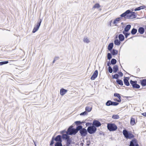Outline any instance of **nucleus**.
I'll use <instances>...</instances> for the list:
<instances>
[{
    "label": "nucleus",
    "instance_id": "f257e3e1",
    "mask_svg": "<svg viewBox=\"0 0 146 146\" xmlns=\"http://www.w3.org/2000/svg\"><path fill=\"white\" fill-rule=\"evenodd\" d=\"M78 132L79 131L80 135L82 137H85L88 134L87 130L84 128H83L82 125H79L77 127Z\"/></svg>",
    "mask_w": 146,
    "mask_h": 146
},
{
    "label": "nucleus",
    "instance_id": "f03ea898",
    "mask_svg": "<svg viewBox=\"0 0 146 146\" xmlns=\"http://www.w3.org/2000/svg\"><path fill=\"white\" fill-rule=\"evenodd\" d=\"M78 132V130L77 129V127L76 128L73 127L72 125L70 126L68 128L66 133L67 135H75Z\"/></svg>",
    "mask_w": 146,
    "mask_h": 146
},
{
    "label": "nucleus",
    "instance_id": "7ed1b4c3",
    "mask_svg": "<svg viewBox=\"0 0 146 146\" xmlns=\"http://www.w3.org/2000/svg\"><path fill=\"white\" fill-rule=\"evenodd\" d=\"M123 135L127 139H133L134 137V135L126 129H124L123 131Z\"/></svg>",
    "mask_w": 146,
    "mask_h": 146
},
{
    "label": "nucleus",
    "instance_id": "20e7f679",
    "mask_svg": "<svg viewBox=\"0 0 146 146\" xmlns=\"http://www.w3.org/2000/svg\"><path fill=\"white\" fill-rule=\"evenodd\" d=\"M108 129L110 131H115L117 129V126L114 123H108L107 124Z\"/></svg>",
    "mask_w": 146,
    "mask_h": 146
},
{
    "label": "nucleus",
    "instance_id": "39448f33",
    "mask_svg": "<svg viewBox=\"0 0 146 146\" xmlns=\"http://www.w3.org/2000/svg\"><path fill=\"white\" fill-rule=\"evenodd\" d=\"M96 130V128L93 125L88 127L87 129L88 132L90 134H92L95 133Z\"/></svg>",
    "mask_w": 146,
    "mask_h": 146
},
{
    "label": "nucleus",
    "instance_id": "423d86ee",
    "mask_svg": "<svg viewBox=\"0 0 146 146\" xmlns=\"http://www.w3.org/2000/svg\"><path fill=\"white\" fill-rule=\"evenodd\" d=\"M42 21L40 19H39L38 21V22L36 24V25L35 26L32 32L33 33H35L37 31H38V29L39 28V27L40 25V24L41 22Z\"/></svg>",
    "mask_w": 146,
    "mask_h": 146
},
{
    "label": "nucleus",
    "instance_id": "0eeeda50",
    "mask_svg": "<svg viewBox=\"0 0 146 146\" xmlns=\"http://www.w3.org/2000/svg\"><path fill=\"white\" fill-rule=\"evenodd\" d=\"M130 83L133 88H139L140 87V86L139 84H137V81H133L132 80H131Z\"/></svg>",
    "mask_w": 146,
    "mask_h": 146
},
{
    "label": "nucleus",
    "instance_id": "6e6552de",
    "mask_svg": "<svg viewBox=\"0 0 146 146\" xmlns=\"http://www.w3.org/2000/svg\"><path fill=\"white\" fill-rule=\"evenodd\" d=\"M136 14L135 12H131L130 13L128 14L127 18L130 19H132L136 18Z\"/></svg>",
    "mask_w": 146,
    "mask_h": 146
},
{
    "label": "nucleus",
    "instance_id": "1a4fd4ad",
    "mask_svg": "<svg viewBox=\"0 0 146 146\" xmlns=\"http://www.w3.org/2000/svg\"><path fill=\"white\" fill-rule=\"evenodd\" d=\"M129 146H139L136 139H133L130 142Z\"/></svg>",
    "mask_w": 146,
    "mask_h": 146
},
{
    "label": "nucleus",
    "instance_id": "9d476101",
    "mask_svg": "<svg viewBox=\"0 0 146 146\" xmlns=\"http://www.w3.org/2000/svg\"><path fill=\"white\" fill-rule=\"evenodd\" d=\"M92 125L96 127H100L101 125V124L99 121L97 120H94L93 122Z\"/></svg>",
    "mask_w": 146,
    "mask_h": 146
},
{
    "label": "nucleus",
    "instance_id": "9b49d317",
    "mask_svg": "<svg viewBox=\"0 0 146 146\" xmlns=\"http://www.w3.org/2000/svg\"><path fill=\"white\" fill-rule=\"evenodd\" d=\"M98 74V71L97 70H96L92 76L91 77L90 79L92 80H94L97 77Z\"/></svg>",
    "mask_w": 146,
    "mask_h": 146
},
{
    "label": "nucleus",
    "instance_id": "f8f14e48",
    "mask_svg": "<svg viewBox=\"0 0 146 146\" xmlns=\"http://www.w3.org/2000/svg\"><path fill=\"white\" fill-rule=\"evenodd\" d=\"M61 138V135H57L55 138H54V139L55 141L57 142L56 143H62V140Z\"/></svg>",
    "mask_w": 146,
    "mask_h": 146
},
{
    "label": "nucleus",
    "instance_id": "ddd939ff",
    "mask_svg": "<svg viewBox=\"0 0 146 146\" xmlns=\"http://www.w3.org/2000/svg\"><path fill=\"white\" fill-rule=\"evenodd\" d=\"M131 11L129 10H128L126 11L124 13H123L120 15V16L121 17H124L125 16H126L127 18V16L128 14L130 13Z\"/></svg>",
    "mask_w": 146,
    "mask_h": 146
},
{
    "label": "nucleus",
    "instance_id": "4468645a",
    "mask_svg": "<svg viewBox=\"0 0 146 146\" xmlns=\"http://www.w3.org/2000/svg\"><path fill=\"white\" fill-rule=\"evenodd\" d=\"M129 79L128 77H125L123 79V81L124 84L127 86H129V83L128 81V80Z\"/></svg>",
    "mask_w": 146,
    "mask_h": 146
},
{
    "label": "nucleus",
    "instance_id": "2eb2a0df",
    "mask_svg": "<svg viewBox=\"0 0 146 146\" xmlns=\"http://www.w3.org/2000/svg\"><path fill=\"white\" fill-rule=\"evenodd\" d=\"M121 19V17H118L115 19L113 21V23L115 25V26H117V24L119 22V21Z\"/></svg>",
    "mask_w": 146,
    "mask_h": 146
},
{
    "label": "nucleus",
    "instance_id": "dca6fc26",
    "mask_svg": "<svg viewBox=\"0 0 146 146\" xmlns=\"http://www.w3.org/2000/svg\"><path fill=\"white\" fill-rule=\"evenodd\" d=\"M131 27V25H127L125 27L124 29V30L123 31V32H128L130 29Z\"/></svg>",
    "mask_w": 146,
    "mask_h": 146
},
{
    "label": "nucleus",
    "instance_id": "f3484780",
    "mask_svg": "<svg viewBox=\"0 0 146 146\" xmlns=\"http://www.w3.org/2000/svg\"><path fill=\"white\" fill-rule=\"evenodd\" d=\"M138 31L140 34H142L145 32V29L143 27H140L138 29Z\"/></svg>",
    "mask_w": 146,
    "mask_h": 146
},
{
    "label": "nucleus",
    "instance_id": "a211bd4d",
    "mask_svg": "<svg viewBox=\"0 0 146 146\" xmlns=\"http://www.w3.org/2000/svg\"><path fill=\"white\" fill-rule=\"evenodd\" d=\"M67 90L63 88L61 89L60 90V94L62 96H63L67 92Z\"/></svg>",
    "mask_w": 146,
    "mask_h": 146
},
{
    "label": "nucleus",
    "instance_id": "6ab92c4d",
    "mask_svg": "<svg viewBox=\"0 0 146 146\" xmlns=\"http://www.w3.org/2000/svg\"><path fill=\"white\" fill-rule=\"evenodd\" d=\"M118 38L119 40L121 41H123L125 38L124 36L122 34H119V35Z\"/></svg>",
    "mask_w": 146,
    "mask_h": 146
},
{
    "label": "nucleus",
    "instance_id": "aec40b11",
    "mask_svg": "<svg viewBox=\"0 0 146 146\" xmlns=\"http://www.w3.org/2000/svg\"><path fill=\"white\" fill-rule=\"evenodd\" d=\"M113 43L112 42L110 43L108 46V49L109 50L111 51L113 47Z\"/></svg>",
    "mask_w": 146,
    "mask_h": 146
},
{
    "label": "nucleus",
    "instance_id": "412c9836",
    "mask_svg": "<svg viewBox=\"0 0 146 146\" xmlns=\"http://www.w3.org/2000/svg\"><path fill=\"white\" fill-rule=\"evenodd\" d=\"M113 72L114 73H116L118 70V67L117 65H115L114 66L113 68Z\"/></svg>",
    "mask_w": 146,
    "mask_h": 146
},
{
    "label": "nucleus",
    "instance_id": "4be33fe9",
    "mask_svg": "<svg viewBox=\"0 0 146 146\" xmlns=\"http://www.w3.org/2000/svg\"><path fill=\"white\" fill-rule=\"evenodd\" d=\"M141 84L143 86L146 85V79H144L140 80Z\"/></svg>",
    "mask_w": 146,
    "mask_h": 146
},
{
    "label": "nucleus",
    "instance_id": "5701e85b",
    "mask_svg": "<svg viewBox=\"0 0 146 146\" xmlns=\"http://www.w3.org/2000/svg\"><path fill=\"white\" fill-rule=\"evenodd\" d=\"M68 135H67V134H63L62 137V138L66 140L70 138L69 136Z\"/></svg>",
    "mask_w": 146,
    "mask_h": 146
},
{
    "label": "nucleus",
    "instance_id": "b1692460",
    "mask_svg": "<svg viewBox=\"0 0 146 146\" xmlns=\"http://www.w3.org/2000/svg\"><path fill=\"white\" fill-rule=\"evenodd\" d=\"M83 41L84 42L87 43H88L90 42L89 39H88V37L86 36L84 37Z\"/></svg>",
    "mask_w": 146,
    "mask_h": 146
},
{
    "label": "nucleus",
    "instance_id": "393cba45",
    "mask_svg": "<svg viewBox=\"0 0 146 146\" xmlns=\"http://www.w3.org/2000/svg\"><path fill=\"white\" fill-rule=\"evenodd\" d=\"M118 52V51L117 50L114 49H113L111 52V53L113 55H115L117 54Z\"/></svg>",
    "mask_w": 146,
    "mask_h": 146
},
{
    "label": "nucleus",
    "instance_id": "a878e982",
    "mask_svg": "<svg viewBox=\"0 0 146 146\" xmlns=\"http://www.w3.org/2000/svg\"><path fill=\"white\" fill-rule=\"evenodd\" d=\"M130 123L131 125H133L135 124V119L133 117H131V119Z\"/></svg>",
    "mask_w": 146,
    "mask_h": 146
},
{
    "label": "nucleus",
    "instance_id": "bb28decb",
    "mask_svg": "<svg viewBox=\"0 0 146 146\" xmlns=\"http://www.w3.org/2000/svg\"><path fill=\"white\" fill-rule=\"evenodd\" d=\"M92 107L89 106H86L85 108L86 111L88 112H90L92 110Z\"/></svg>",
    "mask_w": 146,
    "mask_h": 146
},
{
    "label": "nucleus",
    "instance_id": "cd10ccee",
    "mask_svg": "<svg viewBox=\"0 0 146 146\" xmlns=\"http://www.w3.org/2000/svg\"><path fill=\"white\" fill-rule=\"evenodd\" d=\"M137 29L133 28L131 31V34L133 35H135L137 32Z\"/></svg>",
    "mask_w": 146,
    "mask_h": 146
},
{
    "label": "nucleus",
    "instance_id": "c85d7f7f",
    "mask_svg": "<svg viewBox=\"0 0 146 146\" xmlns=\"http://www.w3.org/2000/svg\"><path fill=\"white\" fill-rule=\"evenodd\" d=\"M116 82L119 85L121 86L123 85V82L121 80L119 79H117L116 80Z\"/></svg>",
    "mask_w": 146,
    "mask_h": 146
},
{
    "label": "nucleus",
    "instance_id": "c756f323",
    "mask_svg": "<svg viewBox=\"0 0 146 146\" xmlns=\"http://www.w3.org/2000/svg\"><path fill=\"white\" fill-rule=\"evenodd\" d=\"M120 41L118 39H115L114 41V43L117 45H119L120 44Z\"/></svg>",
    "mask_w": 146,
    "mask_h": 146
},
{
    "label": "nucleus",
    "instance_id": "7c9ffc66",
    "mask_svg": "<svg viewBox=\"0 0 146 146\" xmlns=\"http://www.w3.org/2000/svg\"><path fill=\"white\" fill-rule=\"evenodd\" d=\"M117 62V60L114 58H112L111 61V64L113 65L115 64Z\"/></svg>",
    "mask_w": 146,
    "mask_h": 146
},
{
    "label": "nucleus",
    "instance_id": "2f4dec72",
    "mask_svg": "<svg viewBox=\"0 0 146 146\" xmlns=\"http://www.w3.org/2000/svg\"><path fill=\"white\" fill-rule=\"evenodd\" d=\"M66 140V144L67 146H69L71 144V140L69 138Z\"/></svg>",
    "mask_w": 146,
    "mask_h": 146
},
{
    "label": "nucleus",
    "instance_id": "473e14b6",
    "mask_svg": "<svg viewBox=\"0 0 146 146\" xmlns=\"http://www.w3.org/2000/svg\"><path fill=\"white\" fill-rule=\"evenodd\" d=\"M85 122H81L80 121H76L74 122L77 125H80L82 124V123Z\"/></svg>",
    "mask_w": 146,
    "mask_h": 146
},
{
    "label": "nucleus",
    "instance_id": "72a5a7b5",
    "mask_svg": "<svg viewBox=\"0 0 146 146\" xmlns=\"http://www.w3.org/2000/svg\"><path fill=\"white\" fill-rule=\"evenodd\" d=\"M100 6L99 3H96L93 7L92 9L98 8L100 7Z\"/></svg>",
    "mask_w": 146,
    "mask_h": 146
},
{
    "label": "nucleus",
    "instance_id": "f704fd0d",
    "mask_svg": "<svg viewBox=\"0 0 146 146\" xmlns=\"http://www.w3.org/2000/svg\"><path fill=\"white\" fill-rule=\"evenodd\" d=\"M111 101L110 100H108L106 103V105L107 106H110L111 105Z\"/></svg>",
    "mask_w": 146,
    "mask_h": 146
},
{
    "label": "nucleus",
    "instance_id": "c9c22d12",
    "mask_svg": "<svg viewBox=\"0 0 146 146\" xmlns=\"http://www.w3.org/2000/svg\"><path fill=\"white\" fill-rule=\"evenodd\" d=\"M119 76V75L117 74H116L114 75H112V77L113 79L115 78V79H117V78H118Z\"/></svg>",
    "mask_w": 146,
    "mask_h": 146
},
{
    "label": "nucleus",
    "instance_id": "e433bc0d",
    "mask_svg": "<svg viewBox=\"0 0 146 146\" xmlns=\"http://www.w3.org/2000/svg\"><path fill=\"white\" fill-rule=\"evenodd\" d=\"M111 106H116L119 104V103L111 101Z\"/></svg>",
    "mask_w": 146,
    "mask_h": 146
},
{
    "label": "nucleus",
    "instance_id": "4c0bfd02",
    "mask_svg": "<svg viewBox=\"0 0 146 146\" xmlns=\"http://www.w3.org/2000/svg\"><path fill=\"white\" fill-rule=\"evenodd\" d=\"M112 118L114 119H118L119 118V116L117 115H113L112 116Z\"/></svg>",
    "mask_w": 146,
    "mask_h": 146
},
{
    "label": "nucleus",
    "instance_id": "58836bf2",
    "mask_svg": "<svg viewBox=\"0 0 146 146\" xmlns=\"http://www.w3.org/2000/svg\"><path fill=\"white\" fill-rule=\"evenodd\" d=\"M9 62L8 61H5L1 62H0V66L2 65H3L6 64L8 63Z\"/></svg>",
    "mask_w": 146,
    "mask_h": 146
},
{
    "label": "nucleus",
    "instance_id": "ea45409f",
    "mask_svg": "<svg viewBox=\"0 0 146 146\" xmlns=\"http://www.w3.org/2000/svg\"><path fill=\"white\" fill-rule=\"evenodd\" d=\"M114 96L115 97H117L118 98H121V97L119 94L115 93L114 94Z\"/></svg>",
    "mask_w": 146,
    "mask_h": 146
},
{
    "label": "nucleus",
    "instance_id": "a19ab883",
    "mask_svg": "<svg viewBox=\"0 0 146 146\" xmlns=\"http://www.w3.org/2000/svg\"><path fill=\"white\" fill-rule=\"evenodd\" d=\"M123 33L124 35L125 36V37L126 38H127L128 36L130 35V33H126V32H123Z\"/></svg>",
    "mask_w": 146,
    "mask_h": 146
},
{
    "label": "nucleus",
    "instance_id": "79ce46f5",
    "mask_svg": "<svg viewBox=\"0 0 146 146\" xmlns=\"http://www.w3.org/2000/svg\"><path fill=\"white\" fill-rule=\"evenodd\" d=\"M107 57L108 60H110L112 58L111 54L110 53H108L107 54Z\"/></svg>",
    "mask_w": 146,
    "mask_h": 146
},
{
    "label": "nucleus",
    "instance_id": "37998d69",
    "mask_svg": "<svg viewBox=\"0 0 146 146\" xmlns=\"http://www.w3.org/2000/svg\"><path fill=\"white\" fill-rule=\"evenodd\" d=\"M54 136H53L52 138V140L51 141V142L50 144V145H52L54 143Z\"/></svg>",
    "mask_w": 146,
    "mask_h": 146
},
{
    "label": "nucleus",
    "instance_id": "c03bdc74",
    "mask_svg": "<svg viewBox=\"0 0 146 146\" xmlns=\"http://www.w3.org/2000/svg\"><path fill=\"white\" fill-rule=\"evenodd\" d=\"M108 71L110 73H112L113 72V69L110 66H109L108 68Z\"/></svg>",
    "mask_w": 146,
    "mask_h": 146
},
{
    "label": "nucleus",
    "instance_id": "a18cd8bd",
    "mask_svg": "<svg viewBox=\"0 0 146 146\" xmlns=\"http://www.w3.org/2000/svg\"><path fill=\"white\" fill-rule=\"evenodd\" d=\"M62 143H56L54 146H62Z\"/></svg>",
    "mask_w": 146,
    "mask_h": 146
},
{
    "label": "nucleus",
    "instance_id": "49530a36",
    "mask_svg": "<svg viewBox=\"0 0 146 146\" xmlns=\"http://www.w3.org/2000/svg\"><path fill=\"white\" fill-rule=\"evenodd\" d=\"M87 114V113L86 111H85L84 112H83L82 113H81L80 115H86Z\"/></svg>",
    "mask_w": 146,
    "mask_h": 146
},
{
    "label": "nucleus",
    "instance_id": "de8ad7c7",
    "mask_svg": "<svg viewBox=\"0 0 146 146\" xmlns=\"http://www.w3.org/2000/svg\"><path fill=\"white\" fill-rule=\"evenodd\" d=\"M115 101H116L118 102H120L121 101V98H119L118 99H114V100Z\"/></svg>",
    "mask_w": 146,
    "mask_h": 146
},
{
    "label": "nucleus",
    "instance_id": "09e8293b",
    "mask_svg": "<svg viewBox=\"0 0 146 146\" xmlns=\"http://www.w3.org/2000/svg\"><path fill=\"white\" fill-rule=\"evenodd\" d=\"M91 124H92V123H91L88 122V123H87L86 124V126H88L89 125H90V126H91Z\"/></svg>",
    "mask_w": 146,
    "mask_h": 146
},
{
    "label": "nucleus",
    "instance_id": "8fccbe9b",
    "mask_svg": "<svg viewBox=\"0 0 146 146\" xmlns=\"http://www.w3.org/2000/svg\"><path fill=\"white\" fill-rule=\"evenodd\" d=\"M139 7L140 10H141V9H143L145 8V6L143 5V6H141Z\"/></svg>",
    "mask_w": 146,
    "mask_h": 146
},
{
    "label": "nucleus",
    "instance_id": "3c124183",
    "mask_svg": "<svg viewBox=\"0 0 146 146\" xmlns=\"http://www.w3.org/2000/svg\"><path fill=\"white\" fill-rule=\"evenodd\" d=\"M118 74H119V75L121 77H122L123 76V73L121 72H118Z\"/></svg>",
    "mask_w": 146,
    "mask_h": 146
},
{
    "label": "nucleus",
    "instance_id": "603ef678",
    "mask_svg": "<svg viewBox=\"0 0 146 146\" xmlns=\"http://www.w3.org/2000/svg\"><path fill=\"white\" fill-rule=\"evenodd\" d=\"M140 10V9L139 7H137V8H135V9H134V11H139Z\"/></svg>",
    "mask_w": 146,
    "mask_h": 146
},
{
    "label": "nucleus",
    "instance_id": "864d4df0",
    "mask_svg": "<svg viewBox=\"0 0 146 146\" xmlns=\"http://www.w3.org/2000/svg\"><path fill=\"white\" fill-rule=\"evenodd\" d=\"M112 20H111V21H110L109 22V25L110 27L111 26V23L112 21Z\"/></svg>",
    "mask_w": 146,
    "mask_h": 146
},
{
    "label": "nucleus",
    "instance_id": "5fc2aeb1",
    "mask_svg": "<svg viewBox=\"0 0 146 146\" xmlns=\"http://www.w3.org/2000/svg\"><path fill=\"white\" fill-rule=\"evenodd\" d=\"M141 114L144 116H145L146 117V112H145V113H142Z\"/></svg>",
    "mask_w": 146,
    "mask_h": 146
},
{
    "label": "nucleus",
    "instance_id": "6e6d98bb",
    "mask_svg": "<svg viewBox=\"0 0 146 146\" xmlns=\"http://www.w3.org/2000/svg\"><path fill=\"white\" fill-rule=\"evenodd\" d=\"M111 64V63H110V62L109 61L108 62V63H107V66H110V65Z\"/></svg>",
    "mask_w": 146,
    "mask_h": 146
},
{
    "label": "nucleus",
    "instance_id": "4d7b16f0",
    "mask_svg": "<svg viewBox=\"0 0 146 146\" xmlns=\"http://www.w3.org/2000/svg\"><path fill=\"white\" fill-rule=\"evenodd\" d=\"M90 144V142L89 141L87 142V145L88 146H89Z\"/></svg>",
    "mask_w": 146,
    "mask_h": 146
},
{
    "label": "nucleus",
    "instance_id": "13d9d810",
    "mask_svg": "<svg viewBox=\"0 0 146 146\" xmlns=\"http://www.w3.org/2000/svg\"><path fill=\"white\" fill-rule=\"evenodd\" d=\"M56 58H54V60H53V63H54L55 62V60H56Z\"/></svg>",
    "mask_w": 146,
    "mask_h": 146
},
{
    "label": "nucleus",
    "instance_id": "bf43d9fd",
    "mask_svg": "<svg viewBox=\"0 0 146 146\" xmlns=\"http://www.w3.org/2000/svg\"><path fill=\"white\" fill-rule=\"evenodd\" d=\"M33 142L35 144V146H36V143H35V141L34 140H33Z\"/></svg>",
    "mask_w": 146,
    "mask_h": 146
},
{
    "label": "nucleus",
    "instance_id": "052dcab7",
    "mask_svg": "<svg viewBox=\"0 0 146 146\" xmlns=\"http://www.w3.org/2000/svg\"><path fill=\"white\" fill-rule=\"evenodd\" d=\"M33 142L35 144V146H36V143H35V141L34 140H33Z\"/></svg>",
    "mask_w": 146,
    "mask_h": 146
},
{
    "label": "nucleus",
    "instance_id": "680f3d73",
    "mask_svg": "<svg viewBox=\"0 0 146 146\" xmlns=\"http://www.w3.org/2000/svg\"><path fill=\"white\" fill-rule=\"evenodd\" d=\"M65 132V130H63V131H62V133H64Z\"/></svg>",
    "mask_w": 146,
    "mask_h": 146
},
{
    "label": "nucleus",
    "instance_id": "e2e57ef3",
    "mask_svg": "<svg viewBox=\"0 0 146 146\" xmlns=\"http://www.w3.org/2000/svg\"><path fill=\"white\" fill-rule=\"evenodd\" d=\"M56 60H57V59H58V58H58V57H56Z\"/></svg>",
    "mask_w": 146,
    "mask_h": 146
},
{
    "label": "nucleus",
    "instance_id": "0e129e2a",
    "mask_svg": "<svg viewBox=\"0 0 146 146\" xmlns=\"http://www.w3.org/2000/svg\"><path fill=\"white\" fill-rule=\"evenodd\" d=\"M123 23L122 22V23H121V25H123Z\"/></svg>",
    "mask_w": 146,
    "mask_h": 146
},
{
    "label": "nucleus",
    "instance_id": "69168bd1",
    "mask_svg": "<svg viewBox=\"0 0 146 146\" xmlns=\"http://www.w3.org/2000/svg\"><path fill=\"white\" fill-rule=\"evenodd\" d=\"M145 17V19H146V17Z\"/></svg>",
    "mask_w": 146,
    "mask_h": 146
}]
</instances>
